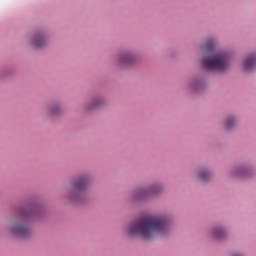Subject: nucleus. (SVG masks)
<instances>
[{"label": "nucleus", "instance_id": "423d86ee", "mask_svg": "<svg viewBox=\"0 0 256 256\" xmlns=\"http://www.w3.org/2000/svg\"><path fill=\"white\" fill-rule=\"evenodd\" d=\"M47 43V40L45 39L44 35H35L33 40V45L36 48L44 47V45Z\"/></svg>", "mask_w": 256, "mask_h": 256}, {"label": "nucleus", "instance_id": "9b49d317", "mask_svg": "<svg viewBox=\"0 0 256 256\" xmlns=\"http://www.w3.org/2000/svg\"><path fill=\"white\" fill-rule=\"evenodd\" d=\"M235 125V118H229L226 120V129H231Z\"/></svg>", "mask_w": 256, "mask_h": 256}, {"label": "nucleus", "instance_id": "1a4fd4ad", "mask_svg": "<svg viewBox=\"0 0 256 256\" xmlns=\"http://www.w3.org/2000/svg\"><path fill=\"white\" fill-rule=\"evenodd\" d=\"M211 177V173L207 171H202L199 173V178L201 181H208V179Z\"/></svg>", "mask_w": 256, "mask_h": 256}, {"label": "nucleus", "instance_id": "9d476101", "mask_svg": "<svg viewBox=\"0 0 256 256\" xmlns=\"http://www.w3.org/2000/svg\"><path fill=\"white\" fill-rule=\"evenodd\" d=\"M33 213H34L33 208L26 209L22 212V217H26V218L31 217Z\"/></svg>", "mask_w": 256, "mask_h": 256}, {"label": "nucleus", "instance_id": "7ed1b4c3", "mask_svg": "<svg viewBox=\"0 0 256 256\" xmlns=\"http://www.w3.org/2000/svg\"><path fill=\"white\" fill-rule=\"evenodd\" d=\"M11 233L15 237H29L31 235V229L23 223H16L11 229Z\"/></svg>", "mask_w": 256, "mask_h": 256}, {"label": "nucleus", "instance_id": "39448f33", "mask_svg": "<svg viewBox=\"0 0 256 256\" xmlns=\"http://www.w3.org/2000/svg\"><path fill=\"white\" fill-rule=\"evenodd\" d=\"M73 187L78 193H81L89 187V180L87 178H79L73 183Z\"/></svg>", "mask_w": 256, "mask_h": 256}, {"label": "nucleus", "instance_id": "f8f14e48", "mask_svg": "<svg viewBox=\"0 0 256 256\" xmlns=\"http://www.w3.org/2000/svg\"><path fill=\"white\" fill-rule=\"evenodd\" d=\"M100 105H101V100H94L91 106H89L87 109L88 111L91 109H96V107H99Z\"/></svg>", "mask_w": 256, "mask_h": 256}, {"label": "nucleus", "instance_id": "ddd939ff", "mask_svg": "<svg viewBox=\"0 0 256 256\" xmlns=\"http://www.w3.org/2000/svg\"><path fill=\"white\" fill-rule=\"evenodd\" d=\"M149 193H157V190H155V188L144 190L141 192V196L145 197V195H149Z\"/></svg>", "mask_w": 256, "mask_h": 256}, {"label": "nucleus", "instance_id": "f257e3e1", "mask_svg": "<svg viewBox=\"0 0 256 256\" xmlns=\"http://www.w3.org/2000/svg\"><path fill=\"white\" fill-rule=\"evenodd\" d=\"M169 224L165 219L158 216H145L131 223L129 235L141 237L142 239H153V237L167 235Z\"/></svg>", "mask_w": 256, "mask_h": 256}, {"label": "nucleus", "instance_id": "0eeeda50", "mask_svg": "<svg viewBox=\"0 0 256 256\" xmlns=\"http://www.w3.org/2000/svg\"><path fill=\"white\" fill-rule=\"evenodd\" d=\"M120 63L123 65H131L133 63V56L126 54L120 58Z\"/></svg>", "mask_w": 256, "mask_h": 256}, {"label": "nucleus", "instance_id": "6e6552de", "mask_svg": "<svg viewBox=\"0 0 256 256\" xmlns=\"http://www.w3.org/2000/svg\"><path fill=\"white\" fill-rule=\"evenodd\" d=\"M213 237H215V239H223V237H225V230L223 228H216L213 231Z\"/></svg>", "mask_w": 256, "mask_h": 256}, {"label": "nucleus", "instance_id": "4468645a", "mask_svg": "<svg viewBox=\"0 0 256 256\" xmlns=\"http://www.w3.org/2000/svg\"><path fill=\"white\" fill-rule=\"evenodd\" d=\"M52 115H57L59 113V107H55L52 109Z\"/></svg>", "mask_w": 256, "mask_h": 256}, {"label": "nucleus", "instance_id": "20e7f679", "mask_svg": "<svg viewBox=\"0 0 256 256\" xmlns=\"http://www.w3.org/2000/svg\"><path fill=\"white\" fill-rule=\"evenodd\" d=\"M255 66H256V56L255 55L248 56L243 62V70L246 73L253 71L255 69Z\"/></svg>", "mask_w": 256, "mask_h": 256}, {"label": "nucleus", "instance_id": "f03ea898", "mask_svg": "<svg viewBox=\"0 0 256 256\" xmlns=\"http://www.w3.org/2000/svg\"><path fill=\"white\" fill-rule=\"evenodd\" d=\"M215 42L209 40L206 45V54L202 59V65L208 71H227L229 69V56L223 52L213 51Z\"/></svg>", "mask_w": 256, "mask_h": 256}]
</instances>
